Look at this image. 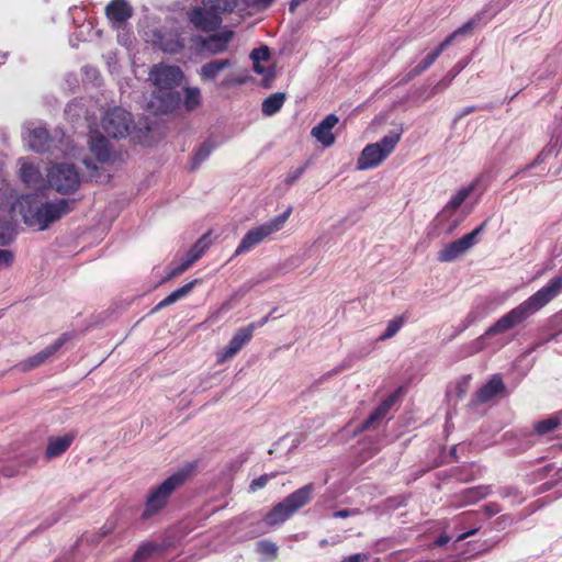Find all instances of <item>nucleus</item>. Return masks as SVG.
I'll use <instances>...</instances> for the list:
<instances>
[{
	"label": "nucleus",
	"mask_w": 562,
	"mask_h": 562,
	"mask_svg": "<svg viewBox=\"0 0 562 562\" xmlns=\"http://www.w3.org/2000/svg\"><path fill=\"white\" fill-rule=\"evenodd\" d=\"M191 266L192 265L189 263V261L186 258H183L180 263H178L177 266L170 267V271H169L167 278L168 279L175 278V277L181 274L182 272H184Z\"/></svg>",
	"instance_id": "nucleus-39"
},
{
	"label": "nucleus",
	"mask_w": 562,
	"mask_h": 562,
	"mask_svg": "<svg viewBox=\"0 0 562 562\" xmlns=\"http://www.w3.org/2000/svg\"><path fill=\"white\" fill-rule=\"evenodd\" d=\"M157 43L162 52L177 54L184 47L183 40L178 33H165L157 37Z\"/></svg>",
	"instance_id": "nucleus-22"
},
{
	"label": "nucleus",
	"mask_w": 562,
	"mask_h": 562,
	"mask_svg": "<svg viewBox=\"0 0 562 562\" xmlns=\"http://www.w3.org/2000/svg\"><path fill=\"white\" fill-rule=\"evenodd\" d=\"M133 127L132 114L119 106L109 110L102 119V128L113 138L126 137Z\"/></svg>",
	"instance_id": "nucleus-11"
},
{
	"label": "nucleus",
	"mask_w": 562,
	"mask_h": 562,
	"mask_svg": "<svg viewBox=\"0 0 562 562\" xmlns=\"http://www.w3.org/2000/svg\"><path fill=\"white\" fill-rule=\"evenodd\" d=\"M268 480H269V476L268 475H261L255 480L251 481L250 483V490L251 491H257L259 488H262L266 486V484L268 483Z\"/></svg>",
	"instance_id": "nucleus-43"
},
{
	"label": "nucleus",
	"mask_w": 562,
	"mask_h": 562,
	"mask_svg": "<svg viewBox=\"0 0 562 562\" xmlns=\"http://www.w3.org/2000/svg\"><path fill=\"white\" fill-rule=\"evenodd\" d=\"M106 15L108 18L116 24H122L126 22L133 13L132 7L126 2V0H112L106 5Z\"/></svg>",
	"instance_id": "nucleus-19"
},
{
	"label": "nucleus",
	"mask_w": 562,
	"mask_h": 562,
	"mask_svg": "<svg viewBox=\"0 0 562 562\" xmlns=\"http://www.w3.org/2000/svg\"><path fill=\"white\" fill-rule=\"evenodd\" d=\"M284 99L285 97L283 93H273L269 95L262 102V113L268 116L276 114L282 108Z\"/></svg>",
	"instance_id": "nucleus-29"
},
{
	"label": "nucleus",
	"mask_w": 562,
	"mask_h": 562,
	"mask_svg": "<svg viewBox=\"0 0 562 562\" xmlns=\"http://www.w3.org/2000/svg\"><path fill=\"white\" fill-rule=\"evenodd\" d=\"M475 181L460 188L454 194L451 195L450 200L437 215L436 220L438 224L442 226L448 234L452 233L460 224L461 220L456 218V212L475 190Z\"/></svg>",
	"instance_id": "nucleus-10"
},
{
	"label": "nucleus",
	"mask_w": 562,
	"mask_h": 562,
	"mask_svg": "<svg viewBox=\"0 0 562 562\" xmlns=\"http://www.w3.org/2000/svg\"><path fill=\"white\" fill-rule=\"evenodd\" d=\"M29 146L35 151H44L49 142L48 132L45 127L37 126L29 132L26 137Z\"/></svg>",
	"instance_id": "nucleus-24"
},
{
	"label": "nucleus",
	"mask_w": 562,
	"mask_h": 562,
	"mask_svg": "<svg viewBox=\"0 0 562 562\" xmlns=\"http://www.w3.org/2000/svg\"><path fill=\"white\" fill-rule=\"evenodd\" d=\"M244 293L236 292L234 293L226 302H224L216 312L212 313L210 316V319L213 322L218 319L223 314L231 311L234 306L235 301L237 300L238 295L241 296Z\"/></svg>",
	"instance_id": "nucleus-36"
},
{
	"label": "nucleus",
	"mask_w": 562,
	"mask_h": 562,
	"mask_svg": "<svg viewBox=\"0 0 562 562\" xmlns=\"http://www.w3.org/2000/svg\"><path fill=\"white\" fill-rule=\"evenodd\" d=\"M479 529H480V527H476V528H473V529H471V530H469L467 532H463V533L459 535L457 537V541H462V540L467 539L468 537L475 535L479 531Z\"/></svg>",
	"instance_id": "nucleus-49"
},
{
	"label": "nucleus",
	"mask_w": 562,
	"mask_h": 562,
	"mask_svg": "<svg viewBox=\"0 0 562 562\" xmlns=\"http://www.w3.org/2000/svg\"><path fill=\"white\" fill-rule=\"evenodd\" d=\"M369 555L364 553H356L344 558L340 562H367Z\"/></svg>",
	"instance_id": "nucleus-44"
},
{
	"label": "nucleus",
	"mask_w": 562,
	"mask_h": 562,
	"mask_svg": "<svg viewBox=\"0 0 562 562\" xmlns=\"http://www.w3.org/2000/svg\"><path fill=\"white\" fill-rule=\"evenodd\" d=\"M475 109L473 106H468L465 108L459 115L457 119H461L462 116L464 115H468L470 113H472Z\"/></svg>",
	"instance_id": "nucleus-53"
},
{
	"label": "nucleus",
	"mask_w": 562,
	"mask_h": 562,
	"mask_svg": "<svg viewBox=\"0 0 562 562\" xmlns=\"http://www.w3.org/2000/svg\"><path fill=\"white\" fill-rule=\"evenodd\" d=\"M449 82L442 85V89H446L448 87Z\"/></svg>",
	"instance_id": "nucleus-59"
},
{
	"label": "nucleus",
	"mask_w": 562,
	"mask_h": 562,
	"mask_svg": "<svg viewBox=\"0 0 562 562\" xmlns=\"http://www.w3.org/2000/svg\"><path fill=\"white\" fill-rule=\"evenodd\" d=\"M201 102V91L195 87H187L184 89V106L191 111L195 109Z\"/></svg>",
	"instance_id": "nucleus-31"
},
{
	"label": "nucleus",
	"mask_w": 562,
	"mask_h": 562,
	"mask_svg": "<svg viewBox=\"0 0 562 562\" xmlns=\"http://www.w3.org/2000/svg\"><path fill=\"white\" fill-rule=\"evenodd\" d=\"M209 247L210 241L207 240V234H205L189 249L184 258L189 261V263L193 265L199 258L203 256Z\"/></svg>",
	"instance_id": "nucleus-28"
},
{
	"label": "nucleus",
	"mask_w": 562,
	"mask_h": 562,
	"mask_svg": "<svg viewBox=\"0 0 562 562\" xmlns=\"http://www.w3.org/2000/svg\"><path fill=\"white\" fill-rule=\"evenodd\" d=\"M214 149V145L210 142L203 143L193 156V168L198 167L201 162L206 160Z\"/></svg>",
	"instance_id": "nucleus-33"
},
{
	"label": "nucleus",
	"mask_w": 562,
	"mask_h": 562,
	"mask_svg": "<svg viewBox=\"0 0 562 562\" xmlns=\"http://www.w3.org/2000/svg\"><path fill=\"white\" fill-rule=\"evenodd\" d=\"M292 213V207L288 206L286 210L280 215L250 228L241 238L237 246L234 256H239L250 251L254 247L262 243L272 234L281 231Z\"/></svg>",
	"instance_id": "nucleus-6"
},
{
	"label": "nucleus",
	"mask_w": 562,
	"mask_h": 562,
	"mask_svg": "<svg viewBox=\"0 0 562 562\" xmlns=\"http://www.w3.org/2000/svg\"><path fill=\"white\" fill-rule=\"evenodd\" d=\"M269 56L270 53L267 46L255 48L250 54V58L252 59L254 63L265 61L269 58Z\"/></svg>",
	"instance_id": "nucleus-38"
},
{
	"label": "nucleus",
	"mask_w": 562,
	"mask_h": 562,
	"mask_svg": "<svg viewBox=\"0 0 562 562\" xmlns=\"http://www.w3.org/2000/svg\"><path fill=\"white\" fill-rule=\"evenodd\" d=\"M439 52H431L428 54L417 66H415L403 79L404 82H408L415 77L419 76L426 69H428L439 57Z\"/></svg>",
	"instance_id": "nucleus-27"
},
{
	"label": "nucleus",
	"mask_w": 562,
	"mask_h": 562,
	"mask_svg": "<svg viewBox=\"0 0 562 562\" xmlns=\"http://www.w3.org/2000/svg\"><path fill=\"white\" fill-rule=\"evenodd\" d=\"M49 186L61 194L75 192L80 186V177L72 164H54L47 172Z\"/></svg>",
	"instance_id": "nucleus-9"
},
{
	"label": "nucleus",
	"mask_w": 562,
	"mask_h": 562,
	"mask_svg": "<svg viewBox=\"0 0 562 562\" xmlns=\"http://www.w3.org/2000/svg\"><path fill=\"white\" fill-rule=\"evenodd\" d=\"M183 78L178 66L158 64L149 72V80L156 87L147 109L154 114H166L175 111L180 104V94L175 90Z\"/></svg>",
	"instance_id": "nucleus-2"
},
{
	"label": "nucleus",
	"mask_w": 562,
	"mask_h": 562,
	"mask_svg": "<svg viewBox=\"0 0 562 562\" xmlns=\"http://www.w3.org/2000/svg\"><path fill=\"white\" fill-rule=\"evenodd\" d=\"M305 1H306V0H292V1L290 2V8H289V9H290V11H291V12H294V11H295V9H296L299 5H301L303 2H305Z\"/></svg>",
	"instance_id": "nucleus-51"
},
{
	"label": "nucleus",
	"mask_w": 562,
	"mask_h": 562,
	"mask_svg": "<svg viewBox=\"0 0 562 562\" xmlns=\"http://www.w3.org/2000/svg\"><path fill=\"white\" fill-rule=\"evenodd\" d=\"M89 146L92 154L101 162H108L112 158V151L108 139L99 132H91L89 135Z\"/></svg>",
	"instance_id": "nucleus-17"
},
{
	"label": "nucleus",
	"mask_w": 562,
	"mask_h": 562,
	"mask_svg": "<svg viewBox=\"0 0 562 562\" xmlns=\"http://www.w3.org/2000/svg\"><path fill=\"white\" fill-rule=\"evenodd\" d=\"M559 419L557 417H550L544 420L538 422L535 425V430L539 435H546L553 431L559 426Z\"/></svg>",
	"instance_id": "nucleus-34"
},
{
	"label": "nucleus",
	"mask_w": 562,
	"mask_h": 562,
	"mask_svg": "<svg viewBox=\"0 0 562 562\" xmlns=\"http://www.w3.org/2000/svg\"><path fill=\"white\" fill-rule=\"evenodd\" d=\"M470 501L475 502L485 496V492L482 488L470 491Z\"/></svg>",
	"instance_id": "nucleus-48"
},
{
	"label": "nucleus",
	"mask_w": 562,
	"mask_h": 562,
	"mask_svg": "<svg viewBox=\"0 0 562 562\" xmlns=\"http://www.w3.org/2000/svg\"><path fill=\"white\" fill-rule=\"evenodd\" d=\"M314 491L313 484H306L290 494L284 501L277 504L266 516L268 525H278L290 518L296 510L302 508L311 499Z\"/></svg>",
	"instance_id": "nucleus-8"
},
{
	"label": "nucleus",
	"mask_w": 562,
	"mask_h": 562,
	"mask_svg": "<svg viewBox=\"0 0 562 562\" xmlns=\"http://www.w3.org/2000/svg\"><path fill=\"white\" fill-rule=\"evenodd\" d=\"M269 321V316L263 317L258 324H256V328L258 326H263Z\"/></svg>",
	"instance_id": "nucleus-55"
},
{
	"label": "nucleus",
	"mask_w": 562,
	"mask_h": 562,
	"mask_svg": "<svg viewBox=\"0 0 562 562\" xmlns=\"http://www.w3.org/2000/svg\"><path fill=\"white\" fill-rule=\"evenodd\" d=\"M396 401V394H392L386 397L363 422L360 430H368L375 428L382 419L387 415L391 407L394 405Z\"/></svg>",
	"instance_id": "nucleus-18"
},
{
	"label": "nucleus",
	"mask_w": 562,
	"mask_h": 562,
	"mask_svg": "<svg viewBox=\"0 0 562 562\" xmlns=\"http://www.w3.org/2000/svg\"><path fill=\"white\" fill-rule=\"evenodd\" d=\"M15 474L14 471H10V472H4V475L5 476H13Z\"/></svg>",
	"instance_id": "nucleus-56"
},
{
	"label": "nucleus",
	"mask_w": 562,
	"mask_h": 562,
	"mask_svg": "<svg viewBox=\"0 0 562 562\" xmlns=\"http://www.w3.org/2000/svg\"><path fill=\"white\" fill-rule=\"evenodd\" d=\"M302 173H303V169L302 168H299L295 171L289 173L288 178H286V183L288 184H292L293 182H295L301 177Z\"/></svg>",
	"instance_id": "nucleus-46"
},
{
	"label": "nucleus",
	"mask_w": 562,
	"mask_h": 562,
	"mask_svg": "<svg viewBox=\"0 0 562 562\" xmlns=\"http://www.w3.org/2000/svg\"><path fill=\"white\" fill-rule=\"evenodd\" d=\"M457 37V33L452 32L443 42L440 43V45L435 49L436 52H439V55L446 49L452 41Z\"/></svg>",
	"instance_id": "nucleus-45"
},
{
	"label": "nucleus",
	"mask_w": 562,
	"mask_h": 562,
	"mask_svg": "<svg viewBox=\"0 0 562 562\" xmlns=\"http://www.w3.org/2000/svg\"><path fill=\"white\" fill-rule=\"evenodd\" d=\"M351 515V512L348 509H342L334 513V517L336 518H346Z\"/></svg>",
	"instance_id": "nucleus-50"
},
{
	"label": "nucleus",
	"mask_w": 562,
	"mask_h": 562,
	"mask_svg": "<svg viewBox=\"0 0 562 562\" xmlns=\"http://www.w3.org/2000/svg\"><path fill=\"white\" fill-rule=\"evenodd\" d=\"M274 0H237V5L243 2L246 7H256L259 9H266L272 4Z\"/></svg>",
	"instance_id": "nucleus-42"
},
{
	"label": "nucleus",
	"mask_w": 562,
	"mask_h": 562,
	"mask_svg": "<svg viewBox=\"0 0 562 562\" xmlns=\"http://www.w3.org/2000/svg\"><path fill=\"white\" fill-rule=\"evenodd\" d=\"M75 439V435L67 434L60 437H52L48 439L45 457L47 459H54L61 456L68 450Z\"/></svg>",
	"instance_id": "nucleus-21"
},
{
	"label": "nucleus",
	"mask_w": 562,
	"mask_h": 562,
	"mask_svg": "<svg viewBox=\"0 0 562 562\" xmlns=\"http://www.w3.org/2000/svg\"><path fill=\"white\" fill-rule=\"evenodd\" d=\"M231 82H232L231 80H225V81H223V83H222V85H223V86H229V85H231Z\"/></svg>",
	"instance_id": "nucleus-58"
},
{
	"label": "nucleus",
	"mask_w": 562,
	"mask_h": 562,
	"mask_svg": "<svg viewBox=\"0 0 562 562\" xmlns=\"http://www.w3.org/2000/svg\"><path fill=\"white\" fill-rule=\"evenodd\" d=\"M472 29H473V22L469 21L465 24H463L461 27L457 29L454 31V33H457V36H458V35L471 32Z\"/></svg>",
	"instance_id": "nucleus-47"
},
{
	"label": "nucleus",
	"mask_w": 562,
	"mask_h": 562,
	"mask_svg": "<svg viewBox=\"0 0 562 562\" xmlns=\"http://www.w3.org/2000/svg\"><path fill=\"white\" fill-rule=\"evenodd\" d=\"M400 138L398 133H390L380 142L367 145L357 160V169L369 170L381 165L395 149Z\"/></svg>",
	"instance_id": "nucleus-7"
},
{
	"label": "nucleus",
	"mask_w": 562,
	"mask_h": 562,
	"mask_svg": "<svg viewBox=\"0 0 562 562\" xmlns=\"http://www.w3.org/2000/svg\"><path fill=\"white\" fill-rule=\"evenodd\" d=\"M404 323L405 317L403 315L396 316L393 319L389 321L386 324V328L384 333L379 337V340H387L394 337L403 327Z\"/></svg>",
	"instance_id": "nucleus-30"
},
{
	"label": "nucleus",
	"mask_w": 562,
	"mask_h": 562,
	"mask_svg": "<svg viewBox=\"0 0 562 562\" xmlns=\"http://www.w3.org/2000/svg\"><path fill=\"white\" fill-rule=\"evenodd\" d=\"M14 260V252L9 249H0V269L9 268Z\"/></svg>",
	"instance_id": "nucleus-41"
},
{
	"label": "nucleus",
	"mask_w": 562,
	"mask_h": 562,
	"mask_svg": "<svg viewBox=\"0 0 562 562\" xmlns=\"http://www.w3.org/2000/svg\"><path fill=\"white\" fill-rule=\"evenodd\" d=\"M255 329V323L237 329L228 345L217 353V362L223 363L236 356L241 350V348L250 341Z\"/></svg>",
	"instance_id": "nucleus-13"
},
{
	"label": "nucleus",
	"mask_w": 562,
	"mask_h": 562,
	"mask_svg": "<svg viewBox=\"0 0 562 562\" xmlns=\"http://www.w3.org/2000/svg\"><path fill=\"white\" fill-rule=\"evenodd\" d=\"M254 70L257 74H265L266 69L260 65V63H254Z\"/></svg>",
	"instance_id": "nucleus-54"
},
{
	"label": "nucleus",
	"mask_w": 562,
	"mask_h": 562,
	"mask_svg": "<svg viewBox=\"0 0 562 562\" xmlns=\"http://www.w3.org/2000/svg\"><path fill=\"white\" fill-rule=\"evenodd\" d=\"M83 164H85L88 168H90V167H91V162H90V160H88V159H85V160H83Z\"/></svg>",
	"instance_id": "nucleus-57"
},
{
	"label": "nucleus",
	"mask_w": 562,
	"mask_h": 562,
	"mask_svg": "<svg viewBox=\"0 0 562 562\" xmlns=\"http://www.w3.org/2000/svg\"><path fill=\"white\" fill-rule=\"evenodd\" d=\"M498 512V509H494V510H491L490 513L493 515V514H496Z\"/></svg>",
	"instance_id": "nucleus-60"
},
{
	"label": "nucleus",
	"mask_w": 562,
	"mask_h": 562,
	"mask_svg": "<svg viewBox=\"0 0 562 562\" xmlns=\"http://www.w3.org/2000/svg\"><path fill=\"white\" fill-rule=\"evenodd\" d=\"M562 292V277L550 280L544 286L515 308L503 315L486 330V335L505 333L536 314Z\"/></svg>",
	"instance_id": "nucleus-3"
},
{
	"label": "nucleus",
	"mask_w": 562,
	"mask_h": 562,
	"mask_svg": "<svg viewBox=\"0 0 562 562\" xmlns=\"http://www.w3.org/2000/svg\"><path fill=\"white\" fill-rule=\"evenodd\" d=\"M158 547L154 543H145L138 548V550L134 553L133 562H140L149 557H151Z\"/></svg>",
	"instance_id": "nucleus-35"
},
{
	"label": "nucleus",
	"mask_w": 562,
	"mask_h": 562,
	"mask_svg": "<svg viewBox=\"0 0 562 562\" xmlns=\"http://www.w3.org/2000/svg\"><path fill=\"white\" fill-rule=\"evenodd\" d=\"M504 389L503 381L499 376H493L486 384H484L477 392L476 398L480 403H485L492 400L495 395L501 393Z\"/></svg>",
	"instance_id": "nucleus-23"
},
{
	"label": "nucleus",
	"mask_w": 562,
	"mask_h": 562,
	"mask_svg": "<svg viewBox=\"0 0 562 562\" xmlns=\"http://www.w3.org/2000/svg\"><path fill=\"white\" fill-rule=\"evenodd\" d=\"M484 226L485 223L481 224L471 233L463 235L461 238L445 245L438 252L437 259L440 262H452L457 260L477 243V236L483 232Z\"/></svg>",
	"instance_id": "nucleus-12"
},
{
	"label": "nucleus",
	"mask_w": 562,
	"mask_h": 562,
	"mask_svg": "<svg viewBox=\"0 0 562 562\" xmlns=\"http://www.w3.org/2000/svg\"><path fill=\"white\" fill-rule=\"evenodd\" d=\"M192 470L193 465L188 464L177 470L175 473L164 480L159 485L151 488L148 492L146 498L143 517L149 518L164 509L168 504L171 495L189 479Z\"/></svg>",
	"instance_id": "nucleus-5"
},
{
	"label": "nucleus",
	"mask_w": 562,
	"mask_h": 562,
	"mask_svg": "<svg viewBox=\"0 0 562 562\" xmlns=\"http://www.w3.org/2000/svg\"><path fill=\"white\" fill-rule=\"evenodd\" d=\"M488 310L484 304H476L465 317V326H469L487 316Z\"/></svg>",
	"instance_id": "nucleus-32"
},
{
	"label": "nucleus",
	"mask_w": 562,
	"mask_h": 562,
	"mask_svg": "<svg viewBox=\"0 0 562 562\" xmlns=\"http://www.w3.org/2000/svg\"><path fill=\"white\" fill-rule=\"evenodd\" d=\"M257 547H258V551L261 554L271 555V557L276 555L277 550H278L277 546L273 542L266 541V540L258 542Z\"/></svg>",
	"instance_id": "nucleus-40"
},
{
	"label": "nucleus",
	"mask_w": 562,
	"mask_h": 562,
	"mask_svg": "<svg viewBox=\"0 0 562 562\" xmlns=\"http://www.w3.org/2000/svg\"><path fill=\"white\" fill-rule=\"evenodd\" d=\"M70 211L69 202L64 199L47 200L42 192L22 194L11 205V223L14 229L16 213L29 227L47 229L53 223Z\"/></svg>",
	"instance_id": "nucleus-1"
},
{
	"label": "nucleus",
	"mask_w": 562,
	"mask_h": 562,
	"mask_svg": "<svg viewBox=\"0 0 562 562\" xmlns=\"http://www.w3.org/2000/svg\"><path fill=\"white\" fill-rule=\"evenodd\" d=\"M21 179L29 187H40L43 182L42 173L38 168L29 161L21 164Z\"/></svg>",
	"instance_id": "nucleus-25"
},
{
	"label": "nucleus",
	"mask_w": 562,
	"mask_h": 562,
	"mask_svg": "<svg viewBox=\"0 0 562 562\" xmlns=\"http://www.w3.org/2000/svg\"><path fill=\"white\" fill-rule=\"evenodd\" d=\"M195 283H196V280L191 281V282L182 285L179 289H176L170 294H168L164 300H161L157 304L155 310H161V308L169 306V305L176 303L177 301L181 300L182 297H184L192 291Z\"/></svg>",
	"instance_id": "nucleus-26"
},
{
	"label": "nucleus",
	"mask_w": 562,
	"mask_h": 562,
	"mask_svg": "<svg viewBox=\"0 0 562 562\" xmlns=\"http://www.w3.org/2000/svg\"><path fill=\"white\" fill-rule=\"evenodd\" d=\"M449 540H450V538H449L448 536H440V537L437 539L436 543H437L438 546H445V544H447V543L449 542Z\"/></svg>",
	"instance_id": "nucleus-52"
},
{
	"label": "nucleus",
	"mask_w": 562,
	"mask_h": 562,
	"mask_svg": "<svg viewBox=\"0 0 562 562\" xmlns=\"http://www.w3.org/2000/svg\"><path fill=\"white\" fill-rule=\"evenodd\" d=\"M338 121L337 115L328 114L322 122L312 128L311 135L324 147L331 146L335 143L333 128L337 125Z\"/></svg>",
	"instance_id": "nucleus-15"
},
{
	"label": "nucleus",
	"mask_w": 562,
	"mask_h": 562,
	"mask_svg": "<svg viewBox=\"0 0 562 562\" xmlns=\"http://www.w3.org/2000/svg\"><path fill=\"white\" fill-rule=\"evenodd\" d=\"M237 0H201V4L188 12V20L199 31L213 32L222 23V14L233 12Z\"/></svg>",
	"instance_id": "nucleus-4"
},
{
	"label": "nucleus",
	"mask_w": 562,
	"mask_h": 562,
	"mask_svg": "<svg viewBox=\"0 0 562 562\" xmlns=\"http://www.w3.org/2000/svg\"><path fill=\"white\" fill-rule=\"evenodd\" d=\"M66 342V335L59 337L54 344L41 350L38 353L30 357L29 359L22 361L19 367L22 371H29L34 369L45 362L48 358H50L55 352H57L61 346Z\"/></svg>",
	"instance_id": "nucleus-16"
},
{
	"label": "nucleus",
	"mask_w": 562,
	"mask_h": 562,
	"mask_svg": "<svg viewBox=\"0 0 562 562\" xmlns=\"http://www.w3.org/2000/svg\"><path fill=\"white\" fill-rule=\"evenodd\" d=\"M233 66V61L228 58L214 59L203 64L200 68L199 75L202 81H212L226 68Z\"/></svg>",
	"instance_id": "nucleus-20"
},
{
	"label": "nucleus",
	"mask_w": 562,
	"mask_h": 562,
	"mask_svg": "<svg viewBox=\"0 0 562 562\" xmlns=\"http://www.w3.org/2000/svg\"><path fill=\"white\" fill-rule=\"evenodd\" d=\"M13 239V228L11 223L0 222V244L4 245Z\"/></svg>",
	"instance_id": "nucleus-37"
},
{
	"label": "nucleus",
	"mask_w": 562,
	"mask_h": 562,
	"mask_svg": "<svg viewBox=\"0 0 562 562\" xmlns=\"http://www.w3.org/2000/svg\"><path fill=\"white\" fill-rule=\"evenodd\" d=\"M233 31L224 30L209 37L195 35L192 37V42L196 45H200L203 52H206L211 55H218L227 50L228 44L233 40Z\"/></svg>",
	"instance_id": "nucleus-14"
}]
</instances>
